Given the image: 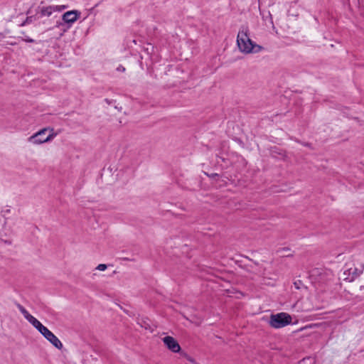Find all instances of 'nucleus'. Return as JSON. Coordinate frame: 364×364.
Listing matches in <instances>:
<instances>
[{"mask_svg": "<svg viewBox=\"0 0 364 364\" xmlns=\"http://www.w3.org/2000/svg\"><path fill=\"white\" fill-rule=\"evenodd\" d=\"M237 44L239 50L244 53H259L263 47L254 43L249 37V29L242 26L237 36Z\"/></svg>", "mask_w": 364, "mask_h": 364, "instance_id": "f257e3e1", "label": "nucleus"}, {"mask_svg": "<svg viewBox=\"0 0 364 364\" xmlns=\"http://www.w3.org/2000/svg\"><path fill=\"white\" fill-rule=\"evenodd\" d=\"M80 15V12L77 10L69 11L63 15L62 19L65 23H73L77 20Z\"/></svg>", "mask_w": 364, "mask_h": 364, "instance_id": "0eeeda50", "label": "nucleus"}, {"mask_svg": "<svg viewBox=\"0 0 364 364\" xmlns=\"http://www.w3.org/2000/svg\"><path fill=\"white\" fill-rule=\"evenodd\" d=\"M117 70L119 72H124L125 71V68L123 67L122 65H119Z\"/></svg>", "mask_w": 364, "mask_h": 364, "instance_id": "4468645a", "label": "nucleus"}, {"mask_svg": "<svg viewBox=\"0 0 364 364\" xmlns=\"http://www.w3.org/2000/svg\"><path fill=\"white\" fill-rule=\"evenodd\" d=\"M36 328L49 342H50L56 348L61 350L63 347L61 341L46 326L39 322Z\"/></svg>", "mask_w": 364, "mask_h": 364, "instance_id": "7ed1b4c3", "label": "nucleus"}, {"mask_svg": "<svg viewBox=\"0 0 364 364\" xmlns=\"http://www.w3.org/2000/svg\"><path fill=\"white\" fill-rule=\"evenodd\" d=\"M107 265L105 264H99L97 267V269L100 270V271H105L106 269H107Z\"/></svg>", "mask_w": 364, "mask_h": 364, "instance_id": "9b49d317", "label": "nucleus"}, {"mask_svg": "<svg viewBox=\"0 0 364 364\" xmlns=\"http://www.w3.org/2000/svg\"><path fill=\"white\" fill-rule=\"evenodd\" d=\"M292 318L289 314L282 312L271 315L269 323L272 328H280L290 324Z\"/></svg>", "mask_w": 364, "mask_h": 364, "instance_id": "f03ea898", "label": "nucleus"}, {"mask_svg": "<svg viewBox=\"0 0 364 364\" xmlns=\"http://www.w3.org/2000/svg\"><path fill=\"white\" fill-rule=\"evenodd\" d=\"M35 18L34 16H28L26 20L24 21H23L21 24H20V26H26V24H29L31 23H32L33 21H34Z\"/></svg>", "mask_w": 364, "mask_h": 364, "instance_id": "9d476101", "label": "nucleus"}, {"mask_svg": "<svg viewBox=\"0 0 364 364\" xmlns=\"http://www.w3.org/2000/svg\"><path fill=\"white\" fill-rule=\"evenodd\" d=\"M23 41L28 42V43H33L34 42V40L29 37H26V38H23Z\"/></svg>", "mask_w": 364, "mask_h": 364, "instance_id": "ddd939ff", "label": "nucleus"}, {"mask_svg": "<svg viewBox=\"0 0 364 364\" xmlns=\"http://www.w3.org/2000/svg\"><path fill=\"white\" fill-rule=\"evenodd\" d=\"M60 10L61 9H58V6H49L42 7L41 9L40 13L42 16H50L53 14V12Z\"/></svg>", "mask_w": 364, "mask_h": 364, "instance_id": "1a4fd4ad", "label": "nucleus"}, {"mask_svg": "<svg viewBox=\"0 0 364 364\" xmlns=\"http://www.w3.org/2000/svg\"><path fill=\"white\" fill-rule=\"evenodd\" d=\"M364 272V264L361 266L360 268L358 267H350L346 270H344L343 274L346 276L344 279L348 280L349 282L354 281L356 278H358L360 274H362Z\"/></svg>", "mask_w": 364, "mask_h": 364, "instance_id": "39448f33", "label": "nucleus"}, {"mask_svg": "<svg viewBox=\"0 0 364 364\" xmlns=\"http://www.w3.org/2000/svg\"><path fill=\"white\" fill-rule=\"evenodd\" d=\"M17 308L23 315L24 318L35 327L40 321L28 313V311L21 304H17Z\"/></svg>", "mask_w": 364, "mask_h": 364, "instance_id": "6e6552de", "label": "nucleus"}, {"mask_svg": "<svg viewBox=\"0 0 364 364\" xmlns=\"http://www.w3.org/2000/svg\"><path fill=\"white\" fill-rule=\"evenodd\" d=\"M166 348L173 353H181V346L178 341L172 336H167L162 338Z\"/></svg>", "mask_w": 364, "mask_h": 364, "instance_id": "423d86ee", "label": "nucleus"}, {"mask_svg": "<svg viewBox=\"0 0 364 364\" xmlns=\"http://www.w3.org/2000/svg\"><path fill=\"white\" fill-rule=\"evenodd\" d=\"M181 354L182 355L185 356V357L187 358V360H189L190 362H192V363H193V362H194V360H193L191 357H190L189 355H188L186 353H184V352H181Z\"/></svg>", "mask_w": 364, "mask_h": 364, "instance_id": "f8f14e48", "label": "nucleus"}, {"mask_svg": "<svg viewBox=\"0 0 364 364\" xmlns=\"http://www.w3.org/2000/svg\"><path fill=\"white\" fill-rule=\"evenodd\" d=\"M47 131L48 129L46 128L42 129L39 132L30 136L28 139V141L33 144H41L50 141L53 137V135L49 134L48 136H45L44 135Z\"/></svg>", "mask_w": 364, "mask_h": 364, "instance_id": "20e7f679", "label": "nucleus"}]
</instances>
